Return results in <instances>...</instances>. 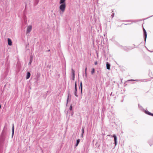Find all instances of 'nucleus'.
<instances>
[{
    "instance_id": "6ab92c4d",
    "label": "nucleus",
    "mask_w": 153,
    "mask_h": 153,
    "mask_svg": "<svg viewBox=\"0 0 153 153\" xmlns=\"http://www.w3.org/2000/svg\"><path fill=\"white\" fill-rule=\"evenodd\" d=\"M71 71H71L72 72V74L73 75V76H74V75H75L74 71L73 69H72Z\"/></svg>"
},
{
    "instance_id": "9b49d317",
    "label": "nucleus",
    "mask_w": 153,
    "mask_h": 153,
    "mask_svg": "<svg viewBox=\"0 0 153 153\" xmlns=\"http://www.w3.org/2000/svg\"><path fill=\"white\" fill-rule=\"evenodd\" d=\"M14 124H13L12 127V137H13L14 133Z\"/></svg>"
},
{
    "instance_id": "20e7f679",
    "label": "nucleus",
    "mask_w": 153,
    "mask_h": 153,
    "mask_svg": "<svg viewBox=\"0 0 153 153\" xmlns=\"http://www.w3.org/2000/svg\"><path fill=\"white\" fill-rule=\"evenodd\" d=\"M112 137H113L114 138V144L115 146H116L117 144V137L116 136V135L115 134H114L112 136Z\"/></svg>"
},
{
    "instance_id": "7c9ffc66",
    "label": "nucleus",
    "mask_w": 153,
    "mask_h": 153,
    "mask_svg": "<svg viewBox=\"0 0 153 153\" xmlns=\"http://www.w3.org/2000/svg\"><path fill=\"white\" fill-rule=\"evenodd\" d=\"M129 81H133V80H132V79H131V80H129Z\"/></svg>"
},
{
    "instance_id": "dca6fc26",
    "label": "nucleus",
    "mask_w": 153,
    "mask_h": 153,
    "mask_svg": "<svg viewBox=\"0 0 153 153\" xmlns=\"http://www.w3.org/2000/svg\"><path fill=\"white\" fill-rule=\"evenodd\" d=\"M79 142H80V140H79V139L77 140L76 143V144H75V147H76L78 145L79 143Z\"/></svg>"
},
{
    "instance_id": "b1692460",
    "label": "nucleus",
    "mask_w": 153,
    "mask_h": 153,
    "mask_svg": "<svg viewBox=\"0 0 153 153\" xmlns=\"http://www.w3.org/2000/svg\"><path fill=\"white\" fill-rule=\"evenodd\" d=\"M75 88H77V86H76V82L75 83Z\"/></svg>"
},
{
    "instance_id": "9d476101",
    "label": "nucleus",
    "mask_w": 153,
    "mask_h": 153,
    "mask_svg": "<svg viewBox=\"0 0 153 153\" xmlns=\"http://www.w3.org/2000/svg\"><path fill=\"white\" fill-rule=\"evenodd\" d=\"M84 128L83 127H82V133L81 135V137H83V134L84 133Z\"/></svg>"
},
{
    "instance_id": "4468645a",
    "label": "nucleus",
    "mask_w": 153,
    "mask_h": 153,
    "mask_svg": "<svg viewBox=\"0 0 153 153\" xmlns=\"http://www.w3.org/2000/svg\"><path fill=\"white\" fill-rule=\"evenodd\" d=\"M144 112L146 114L148 115H151V116H152V113H150V112H149L148 111L145 110Z\"/></svg>"
},
{
    "instance_id": "72a5a7b5",
    "label": "nucleus",
    "mask_w": 153,
    "mask_h": 153,
    "mask_svg": "<svg viewBox=\"0 0 153 153\" xmlns=\"http://www.w3.org/2000/svg\"><path fill=\"white\" fill-rule=\"evenodd\" d=\"M110 135H108L107 136H110Z\"/></svg>"
},
{
    "instance_id": "f8f14e48",
    "label": "nucleus",
    "mask_w": 153,
    "mask_h": 153,
    "mask_svg": "<svg viewBox=\"0 0 153 153\" xmlns=\"http://www.w3.org/2000/svg\"><path fill=\"white\" fill-rule=\"evenodd\" d=\"M79 88L81 92V94H82V82L81 81L80 84V86H79Z\"/></svg>"
},
{
    "instance_id": "c85d7f7f",
    "label": "nucleus",
    "mask_w": 153,
    "mask_h": 153,
    "mask_svg": "<svg viewBox=\"0 0 153 153\" xmlns=\"http://www.w3.org/2000/svg\"><path fill=\"white\" fill-rule=\"evenodd\" d=\"M74 76H73V80H74Z\"/></svg>"
},
{
    "instance_id": "f704fd0d",
    "label": "nucleus",
    "mask_w": 153,
    "mask_h": 153,
    "mask_svg": "<svg viewBox=\"0 0 153 153\" xmlns=\"http://www.w3.org/2000/svg\"><path fill=\"white\" fill-rule=\"evenodd\" d=\"M152 16L151 17H152V16Z\"/></svg>"
},
{
    "instance_id": "2f4dec72",
    "label": "nucleus",
    "mask_w": 153,
    "mask_h": 153,
    "mask_svg": "<svg viewBox=\"0 0 153 153\" xmlns=\"http://www.w3.org/2000/svg\"><path fill=\"white\" fill-rule=\"evenodd\" d=\"M1 105H0V109L1 108Z\"/></svg>"
},
{
    "instance_id": "aec40b11",
    "label": "nucleus",
    "mask_w": 153,
    "mask_h": 153,
    "mask_svg": "<svg viewBox=\"0 0 153 153\" xmlns=\"http://www.w3.org/2000/svg\"><path fill=\"white\" fill-rule=\"evenodd\" d=\"M138 106L140 109L142 111H143L144 110L143 108L141 106H140L138 104Z\"/></svg>"
},
{
    "instance_id": "ddd939ff",
    "label": "nucleus",
    "mask_w": 153,
    "mask_h": 153,
    "mask_svg": "<svg viewBox=\"0 0 153 153\" xmlns=\"http://www.w3.org/2000/svg\"><path fill=\"white\" fill-rule=\"evenodd\" d=\"M110 64L108 62L106 63V68L107 69L110 70Z\"/></svg>"
},
{
    "instance_id": "a211bd4d",
    "label": "nucleus",
    "mask_w": 153,
    "mask_h": 153,
    "mask_svg": "<svg viewBox=\"0 0 153 153\" xmlns=\"http://www.w3.org/2000/svg\"><path fill=\"white\" fill-rule=\"evenodd\" d=\"M77 88H75V90L74 91V95L76 97H78V95L77 93Z\"/></svg>"
},
{
    "instance_id": "0eeeda50",
    "label": "nucleus",
    "mask_w": 153,
    "mask_h": 153,
    "mask_svg": "<svg viewBox=\"0 0 153 153\" xmlns=\"http://www.w3.org/2000/svg\"><path fill=\"white\" fill-rule=\"evenodd\" d=\"M33 61V56H30V61L28 63L29 65H30Z\"/></svg>"
},
{
    "instance_id": "412c9836",
    "label": "nucleus",
    "mask_w": 153,
    "mask_h": 153,
    "mask_svg": "<svg viewBox=\"0 0 153 153\" xmlns=\"http://www.w3.org/2000/svg\"><path fill=\"white\" fill-rule=\"evenodd\" d=\"M95 71V69L94 68H93L92 69V71H91V74H93L94 72Z\"/></svg>"
},
{
    "instance_id": "423d86ee",
    "label": "nucleus",
    "mask_w": 153,
    "mask_h": 153,
    "mask_svg": "<svg viewBox=\"0 0 153 153\" xmlns=\"http://www.w3.org/2000/svg\"><path fill=\"white\" fill-rule=\"evenodd\" d=\"M133 48L131 47H123V49L126 51H128L129 50L132 49H133Z\"/></svg>"
},
{
    "instance_id": "c756f323",
    "label": "nucleus",
    "mask_w": 153,
    "mask_h": 153,
    "mask_svg": "<svg viewBox=\"0 0 153 153\" xmlns=\"http://www.w3.org/2000/svg\"><path fill=\"white\" fill-rule=\"evenodd\" d=\"M112 92H111V94H110V96H111L112 95Z\"/></svg>"
},
{
    "instance_id": "bb28decb",
    "label": "nucleus",
    "mask_w": 153,
    "mask_h": 153,
    "mask_svg": "<svg viewBox=\"0 0 153 153\" xmlns=\"http://www.w3.org/2000/svg\"><path fill=\"white\" fill-rule=\"evenodd\" d=\"M132 20H128V21H127V22H133L132 21Z\"/></svg>"
},
{
    "instance_id": "6e6552de",
    "label": "nucleus",
    "mask_w": 153,
    "mask_h": 153,
    "mask_svg": "<svg viewBox=\"0 0 153 153\" xmlns=\"http://www.w3.org/2000/svg\"><path fill=\"white\" fill-rule=\"evenodd\" d=\"M7 41L8 45L10 46L11 45H12V42L11 40L9 38H8L7 39Z\"/></svg>"
},
{
    "instance_id": "393cba45",
    "label": "nucleus",
    "mask_w": 153,
    "mask_h": 153,
    "mask_svg": "<svg viewBox=\"0 0 153 153\" xmlns=\"http://www.w3.org/2000/svg\"><path fill=\"white\" fill-rule=\"evenodd\" d=\"M114 16V13H113L111 15V16L112 18H113Z\"/></svg>"
},
{
    "instance_id": "39448f33",
    "label": "nucleus",
    "mask_w": 153,
    "mask_h": 153,
    "mask_svg": "<svg viewBox=\"0 0 153 153\" xmlns=\"http://www.w3.org/2000/svg\"><path fill=\"white\" fill-rule=\"evenodd\" d=\"M144 35V40L145 42L146 41V39L147 38V34L144 28H143Z\"/></svg>"
},
{
    "instance_id": "f03ea898",
    "label": "nucleus",
    "mask_w": 153,
    "mask_h": 153,
    "mask_svg": "<svg viewBox=\"0 0 153 153\" xmlns=\"http://www.w3.org/2000/svg\"><path fill=\"white\" fill-rule=\"evenodd\" d=\"M6 134V132L4 131V130H3L1 136V139L4 140L5 138Z\"/></svg>"
},
{
    "instance_id": "2eb2a0df",
    "label": "nucleus",
    "mask_w": 153,
    "mask_h": 153,
    "mask_svg": "<svg viewBox=\"0 0 153 153\" xmlns=\"http://www.w3.org/2000/svg\"><path fill=\"white\" fill-rule=\"evenodd\" d=\"M65 1L66 0H60L59 3V4H66L65 3Z\"/></svg>"
},
{
    "instance_id": "f3484780",
    "label": "nucleus",
    "mask_w": 153,
    "mask_h": 153,
    "mask_svg": "<svg viewBox=\"0 0 153 153\" xmlns=\"http://www.w3.org/2000/svg\"><path fill=\"white\" fill-rule=\"evenodd\" d=\"M39 0H34V4L35 5H36L38 3Z\"/></svg>"
},
{
    "instance_id": "473e14b6",
    "label": "nucleus",
    "mask_w": 153,
    "mask_h": 153,
    "mask_svg": "<svg viewBox=\"0 0 153 153\" xmlns=\"http://www.w3.org/2000/svg\"><path fill=\"white\" fill-rule=\"evenodd\" d=\"M152 116H153V114H152Z\"/></svg>"
},
{
    "instance_id": "1a4fd4ad",
    "label": "nucleus",
    "mask_w": 153,
    "mask_h": 153,
    "mask_svg": "<svg viewBox=\"0 0 153 153\" xmlns=\"http://www.w3.org/2000/svg\"><path fill=\"white\" fill-rule=\"evenodd\" d=\"M30 72L28 71L27 73V76L26 77V79H28L30 78Z\"/></svg>"
},
{
    "instance_id": "4be33fe9",
    "label": "nucleus",
    "mask_w": 153,
    "mask_h": 153,
    "mask_svg": "<svg viewBox=\"0 0 153 153\" xmlns=\"http://www.w3.org/2000/svg\"><path fill=\"white\" fill-rule=\"evenodd\" d=\"M86 71H87V67H86L85 68V76H87V73H86Z\"/></svg>"
},
{
    "instance_id": "cd10ccee",
    "label": "nucleus",
    "mask_w": 153,
    "mask_h": 153,
    "mask_svg": "<svg viewBox=\"0 0 153 153\" xmlns=\"http://www.w3.org/2000/svg\"><path fill=\"white\" fill-rule=\"evenodd\" d=\"M68 97H69L68 96V97L67 98V104L68 103Z\"/></svg>"
},
{
    "instance_id": "f257e3e1",
    "label": "nucleus",
    "mask_w": 153,
    "mask_h": 153,
    "mask_svg": "<svg viewBox=\"0 0 153 153\" xmlns=\"http://www.w3.org/2000/svg\"><path fill=\"white\" fill-rule=\"evenodd\" d=\"M60 4V5L59 6V9L61 10L60 13L61 14V13H63L64 12L66 8V4Z\"/></svg>"
},
{
    "instance_id": "5701e85b",
    "label": "nucleus",
    "mask_w": 153,
    "mask_h": 153,
    "mask_svg": "<svg viewBox=\"0 0 153 153\" xmlns=\"http://www.w3.org/2000/svg\"><path fill=\"white\" fill-rule=\"evenodd\" d=\"M72 109V107L71 105L70 106L69 109L70 111H71Z\"/></svg>"
},
{
    "instance_id": "7ed1b4c3",
    "label": "nucleus",
    "mask_w": 153,
    "mask_h": 153,
    "mask_svg": "<svg viewBox=\"0 0 153 153\" xmlns=\"http://www.w3.org/2000/svg\"><path fill=\"white\" fill-rule=\"evenodd\" d=\"M32 27L31 25L28 26L27 28L26 33H30L32 30Z\"/></svg>"
},
{
    "instance_id": "a878e982",
    "label": "nucleus",
    "mask_w": 153,
    "mask_h": 153,
    "mask_svg": "<svg viewBox=\"0 0 153 153\" xmlns=\"http://www.w3.org/2000/svg\"><path fill=\"white\" fill-rule=\"evenodd\" d=\"M94 64H95V65H97V61L95 62V63H94Z\"/></svg>"
}]
</instances>
